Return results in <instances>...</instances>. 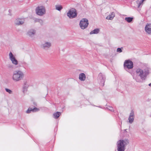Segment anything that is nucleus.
<instances>
[{
    "label": "nucleus",
    "instance_id": "31",
    "mask_svg": "<svg viewBox=\"0 0 151 151\" xmlns=\"http://www.w3.org/2000/svg\"><path fill=\"white\" fill-rule=\"evenodd\" d=\"M149 86H151V83H150L149 84Z\"/></svg>",
    "mask_w": 151,
    "mask_h": 151
},
{
    "label": "nucleus",
    "instance_id": "10",
    "mask_svg": "<svg viewBox=\"0 0 151 151\" xmlns=\"http://www.w3.org/2000/svg\"><path fill=\"white\" fill-rule=\"evenodd\" d=\"M136 73L137 75L139 76L141 79L144 77V72L143 70L140 69H137L136 71Z\"/></svg>",
    "mask_w": 151,
    "mask_h": 151
},
{
    "label": "nucleus",
    "instance_id": "3",
    "mask_svg": "<svg viewBox=\"0 0 151 151\" xmlns=\"http://www.w3.org/2000/svg\"><path fill=\"white\" fill-rule=\"evenodd\" d=\"M36 12L37 14L42 16L46 13L45 7L43 6H38L36 9Z\"/></svg>",
    "mask_w": 151,
    "mask_h": 151
},
{
    "label": "nucleus",
    "instance_id": "4",
    "mask_svg": "<svg viewBox=\"0 0 151 151\" xmlns=\"http://www.w3.org/2000/svg\"><path fill=\"white\" fill-rule=\"evenodd\" d=\"M88 25V21L87 19L83 18L81 20L79 23L80 28L83 29H86Z\"/></svg>",
    "mask_w": 151,
    "mask_h": 151
},
{
    "label": "nucleus",
    "instance_id": "27",
    "mask_svg": "<svg viewBox=\"0 0 151 151\" xmlns=\"http://www.w3.org/2000/svg\"><path fill=\"white\" fill-rule=\"evenodd\" d=\"M109 109L111 111H113L114 109L113 108L111 107H109Z\"/></svg>",
    "mask_w": 151,
    "mask_h": 151
},
{
    "label": "nucleus",
    "instance_id": "19",
    "mask_svg": "<svg viewBox=\"0 0 151 151\" xmlns=\"http://www.w3.org/2000/svg\"><path fill=\"white\" fill-rule=\"evenodd\" d=\"M55 7L56 9L59 11H60L63 9V7L61 6L56 5Z\"/></svg>",
    "mask_w": 151,
    "mask_h": 151
},
{
    "label": "nucleus",
    "instance_id": "32",
    "mask_svg": "<svg viewBox=\"0 0 151 151\" xmlns=\"http://www.w3.org/2000/svg\"><path fill=\"white\" fill-rule=\"evenodd\" d=\"M24 84H25V85H26V83H24Z\"/></svg>",
    "mask_w": 151,
    "mask_h": 151
},
{
    "label": "nucleus",
    "instance_id": "15",
    "mask_svg": "<svg viewBox=\"0 0 151 151\" xmlns=\"http://www.w3.org/2000/svg\"><path fill=\"white\" fill-rule=\"evenodd\" d=\"M60 114L61 113L60 112L57 111L53 114V117L55 119H57Z\"/></svg>",
    "mask_w": 151,
    "mask_h": 151
},
{
    "label": "nucleus",
    "instance_id": "13",
    "mask_svg": "<svg viewBox=\"0 0 151 151\" xmlns=\"http://www.w3.org/2000/svg\"><path fill=\"white\" fill-rule=\"evenodd\" d=\"M146 32L148 34H151V24L146 25L145 27Z\"/></svg>",
    "mask_w": 151,
    "mask_h": 151
},
{
    "label": "nucleus",
    "instance_id": "9",
    "mask_svg": "<svg viewBox=\"0 0 151 151\" xmlns=\"http://www.w3.org/2000/svg\"><path fill=\"white\" fill-rule=\"evenodd\" d=\"M124 65L125 67L129 69H131L133 67L132 62L129 60H126L124 63Z\"/></svg>",
    "mask_w": 151,
    "mask_h": 151
},
{
    "label": "nucleus",
    "instance_id": "17",
    "mask_svg": "<svg viewBox=\"0 0 151 151\" xmlns=\"http://www.w3.org/2000/svg\"><path fill=\"white\" fill-rule=\"evenodd\" d=\"M34 21L35 22H39L41 25H42L43 24V21L41 19L35 18L34 19Z\"/></svg>",
    "mask_w": 151,
    "mask_h": 151
},
{
    "label": "nucleus",
    "instance_id": "21",
    "mask_svg": "<svg viewBox=\"0 0 151 151\" xmlns=\"http://www.w3.org/2000/svg\"><path fill=\"white\" fill-rule=\"evenodd\" d=\"M143 1H143L142 0L140 1L139 2V1H137V3L138 4V7H139V6H140V5L142 4Z\"/></svg>",
    "mask_w": 151,
    "mask_h": 151
},
{
    "label": "nucleus",
    "instance_id": "12",
    "mask_svg": "<svg viewBox=\"0 0 151 151\" xmlns=\"http://www.w3.org/2000/svg\"><path fill=\"white\" fill-rule=\"evenodd\" d=\"M39 110V109L37 108H30L29 107L26 111V113L27 114L30 113L31 111L33 112H35Z\"/></svg>",
    "mask_w": 151,
    "mask_h": 151
},
{
    "label": "nucleus",
    "instance_id": "1",
    "mask_svg": "<svg viewBox=\"0 0 151 151\" xmlns=\"http://www.w3.org/2000/svg\"><path fill=\"white\" fill-rule=\"evenodd\" d=\"M24 77V74L20 70L14 71L12 76L13 80L15 81H18L22 80Z\"/></svg>",
    "mask_w": 151,
    "mask_h": 151
},
{
    "label": "nucleus",
    "instance_id": "6",
    "mask_svg": "<svg viewBox=\"0 0 151 151\" xmlns=\"http://www.w3.org/2000/svg\"><path fill=\"white\" fill-rule=\"evenodd\" d=\"M51 46V44L50 42L45 41L41 45V47L45 50L48 49Z\"/></svg>",
    "mask_w": 151,
    "mask_h": 151
},
{
    "label": "nucleus",
    "instance_id": "2",
    "mask_svg": "<svg viewBox=\"0 0 151 151\" xmlns=\"http://www.w3.org/2000/svg\"><path fill=\"white\" fill-rule=\"evenodd\" d=\"M128 141L127 140L124 141L120 140L118 141L117 143L118 151H124V145L127 144Z\"/></svg>",
    "mask_w": 151,
    "mask_h": 151
},
{
    "label": "nucleus",
    "instance_id": "24",
    "mask_svg": "<svg viewBox=\"0 0 151 151\" xmlns=\"http://www.w3.org/2000/svg\"><path fill=\"white\" fill-rule=\"evenodd\" d=\"M99 29H95V34L98 33L99 32Z\"/></svg>",
    "mask_w": 151,
    "mask_h": 151
},
{
    "label": "nucleus",
    "instance_id": "28",
    "mask_svg": "<svg viewBox=\"0 0 151 151\" xmlns=\"http://www.w3.org/2000/svg\"><path fill=\"white\" fill-rule=\"evenodd\" d=\"M22 64L25 65V66H27L28 65V64L25 62H23Z\"/></svg>",
    "mask_w": 151,
    "mask_h": 151
},
{
    "label": "nucleus",
    "instance_id": "5",
    "mask_svg": "<svg viewBox=\"0 0 151 151\" xmlns=\"http://www.w3.org/2000/svg\"><path fill=\"white\" fill-rule=\"evenodd\" d=\"M67 15L69 18L72 19L76 17L77 16V13L75 9L72 8L68 12Z\"/></svg>",
    "mask_w": 151,
    "mask_h": 151
},
{
    "label": "nucleus",
    "instance_id": "30",
    "mask_svg": "<svg viewBox=\"0 0 151 151\" xmlns=\"http://www.w3.org/2000/svg\"><path fill=\"white\" fill-rule=\"evenodd\" d=\"M8 67L9 68H11L12 66V65H9L8 66Z\"/></svg>",
    "mask_w": 151,
    "mask_h": 151
},
{
    "label": "nucleus",
    "instance_id": "20",
    "mask_svg": "<svg viewBox=\"0 0 151 151\" xmlns=\"http://www.w3.org/2000/svg\"><path fill=\"white\" fill-rule=\"evenodd\" d=\"M129 122L130 123H132L134 120L133 116H129Z\"/></svg>",
    "mask_w": 151,
    "mask_h": 151
},
{
    "label": "nucleus",
    "instance_id": "14",
    "mask_svg": "<svg viewBox=\"0 0 151 151\" xmlns=\"http://www.w3.org/2000/svg\"><path fill=\"white\" fill-rule=\"evenodd\" d=\"M86 78V75L84 73H82L79 74V78L81 81H84Z\"/></svg>",
    "mask_w": 151,
    "mask_h": 151
},
{
    "label": "nucleus",
    "instance_id": "22",
    "mask_svg": "<svg viewBox=\"0 0 151 151\" xmlns=\"http://www.w3.org/2000/svg\"><path fill=\"white\" fill-rule=\"evenodd\" d=\"M6 91L9 93V94H12V91L7 88L5 89Z\"/></svg>",
    "mask_w": 151,
    "mask_h": 151
},
{
    "label": "nucleus",
    "instance_id": "25",
    "mask_svg": "<svg viewBox=\"0 0 151 151\" xmlns=\"http://www.w3.org/2000/svg\"><path fill=\"white\" fill-rule=\"evenodd\" d=\"M117 52H122V51L120 48H118L117 49Z\"/></svg>",
    "mask_w": 151,
    "mask_h": 151
},
{
    "label": "nucleus",
    "instance_id": "18",
    "mask_svg": "<svg viewBox=\"0 0 151 151\" xmlns=\"http://www.w3.org/2000/svg\"><path fill=\"white\" fill-rule=\"evenodd\" d=\"M125 20L128 22H131L133 20V18L132 17H126L125 18Z\"/></svg>",
    "mask_w": 151,
    "mask_h": 151
},
{
    "label": "nucleus",
    "instance_id": "23",
    "mask_svg": "<svg viewBox=\"0 0 151 151\" xmlns=\"http://www.w3.org/2000/svg\"><path fill=\"white\" fill-rule=\"evenodd\" d=\"M27 86H24L23 87V92H25V91H27Z\"/></svg>",
    "mask_w": 151,
    "mask_h": 151
},
{
    "label": "nucleus",
    "instance_id": "11",
    "mask_svg": "<svg viewBox=\"0 0 151 151\" xmlns=\"http://www.w3.org/2000/svg\"><path fill=\"white\" fill-rule=\"evenodd\" d=\"M36 33V30L33 29H31L28 31L27 34L30 37H33Z\"/></svg>",
    "mask_w": 151,
    "mask_h": 151
},
{
    "label": "nucleus",
    "instance_id": "26",
    "mask_svg": "<svg viewBox=\"0 0 151 151\" xmlns=\"http://www.w3.org/2000/svg\"><path fill=\"white\" fill-rule=\"evenodd\" d=\"M134 112L132 111L131 113L130 114V115L129 116H134Z\"/></svg>",
    "mask_w": 151,
    "mask_h": 151
},
{
    "label": "nucleus",
    "instance_id": "8",
    "mask_svg": "<svg viewBox=\"0 0 151 151\" xmlns=\"http://www.w3.org/2000/svg\"><path fill=\"white\" fill-rule=\"evenodd\" d=\"M24 21L25 19L24 18H17L15 20L14 23L17 25H21L24 24Z\"/></svg>",
    "mask_w": 151,
    "mask_h": 151
},
{
    "label": "nucleus",
    "instance_id": "7",
    "mask_svg": "<svg viewBox=\"0 0 151 151\" xmlns=\"http://www.w3.org/2000/svg\"><path fill=\"white\" fill-rule=\"evenodd\" d=\"M9 58L12 61L13 64L15 65H17L18 64V61L16 59L15 57L11 52H10L9 54Z\"/></svg>",
    "mask_w": 151,
    "mask_h": 151
},
{
    "label": "nucleus",
    "instance_id": "16",
    "mask_svg": "<svg viewBox=\"0 0 151 151\" xmlns=\"http://www.w3.org/2000/svg\"><path fill=\"white\" fill-rule=\"evenodd\" d=\"M115 16V14L114 13L112 12L111 14L109 15L106 17V19H107L111 20Z\"/></svg>",
    "mask_w": 151,
    "mask_h": 151
},
{
    "label": "nucleus",
    "instance_id": "29",
    "mask_svg": "<svg viewBox=\"0 0 151 151\" xmlns=\"http://www.w3.org/2000/svg\"><path fill=\"white\" fill-rule=\"evenodd\" d=\"M90 34L91 35L93 34H94V29L92 31H91L90 32Z\"/></svg>",
    "mask_w": 151,
    "mask_h": 151
}]
</instances>
